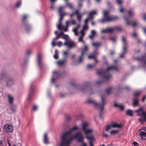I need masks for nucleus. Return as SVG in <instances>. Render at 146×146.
Instances as JSON below:
<instances>
[{
  "label": "nucleus",
  "mask_w": 146,
  "mask_h": 146,
  "mask_svg": "<svg viewBox=\"0 0 146 146\" xmlns=\"http://www.w3.org/2000/svg\"><path fill=\"white\" fill-rule=\"evenodd\" d=\"M78 129V127L75 126L70 129L68 131L63 132L61 136V143L60 146H68L73 139V138L71 135V132Z\"/></svg>",
  "instance_id": "nucleus-1"
},
{
  "label": "nucleus",
  "mask_w": 146,
  "mask_h": 146,
  "mask_svg": "<svg viewBox=\"0 0 146 146\" xmlns=\"http://www.w3.org/2000/svg\"><path fill=\"white\" fill-rule=\"evenodd\" d=\"M114 70L118 71V68L114 66H111L108 67L104 71L102 69L97 70V74L101 76L103 79L108 80L111 78V76L110 74L109 70Z\"/></svg>",
  "instance_id": "nucleus-2"
},
{
  "label": "nucleus",
  "mask_w": 146,
  "mask_h": 146,
  "mask_svg": "<svg viewBox=\"0 0 146 146\" xmlns=\"http://www.w3.org/2000/svg\"><path fill=\"white\" fill-rule=\"evenodd\" d=\"M102 100V102L98 103L96 102L95 101L91 99H88L86 102V103L93 104L96 107H99L100 108V117L101 118H102V115L103 113V110L104 109V104L106 102L105 100L106 96L102 95L101 96Z\"/></svg>",
  "instance_id": "nucleus-3"
},
{
  "label": "nucleus",
  "mask_w": 146,
  "mask_h": 146,
  "mask_svg": "<svg viewBox=\"0 0 146 146\" xmlns=\"http://www.w3.org/2000/svg\"><path fill=\"white\" fill-rule=\"evenodd\" d=\"M135 112L137 113V116L143 117L138 119V121L141 124H143L145 122H146V111L144 110L142 107H141L139 109L135 110Z\"/></svg>",
  "instance_id": "nucleus-4"
},
{
  "label": "nucleus",
  "mask_w": 146,
  "mask_h": 146,
  "mask_svg": "<svg viewBox=\"0 0 146 146\" xmlns=\"http://www.w3.org/2000/svg\"><path fill=\"white\" fill-rule=\"evenodd\" d=\"M108 12L107 11H104V17L103 19L101 20V22L102 23L105 22H108L112 21L118 19L116 16H109L108 15Z\"/></svg>",
  "instance_id": "nucleus-5"
},
{
  "label": "nucleus",
  "mask_w": 146,
  "mask_h": 146,
  "mask_svg": "<svg viewBox=\"0 0 146 146\" xmlns=\"http://www.w3.org/2000/svg\"><path fill=\"white\" fill-rule=\"evenodd\" d=\"M74 137L75 139H78V142L82 143V145L80 146H87L86 143L83 141L84 137L81 132H79L75 134ZM89 143L90 145V146H93V142H90Z\"/></svg>",
  "instance_id": "nucleus-6"
},
{
  "label": "nucleus",
  "mask_w": 146,
  "mask_h": 146,
  "mask_svg": "<svg viewBox=\"0 0 146 146\" xmlns=\"http://www.w3.org/2000/svg\"><path fill=\"white\" fill-rule=\"evenodd\" d=\"M121 30V28L120 27L115 26L111 28H108L105 29H103L102 32L103 33H112L115 31H120Z\"/></svg>",
  "instance_id": "nucleus-7"
},
{
  "label": "nucleus",
  "mask_w": 146,
  "mask_h": 146,
  "mask_svg": "<svg viewBox=\"0 0 146 146\" xmlns=\"http://www.w3.org/2000/svg\"><path fill=\"white\" fill-rule=\"evenodd\" d=\"M27 17V16L26 15H24L22 17V23L25 25V30L27 32H29L31 30L30 25L28 24L27 22L26 21Z\"/></svg>",
  "instance_id": "nucleus-8"
},
{
  "label": "nucleus",
  "mask_w": 146,
  "mask_h": 146,
  "mask_svg": "<svg viewBox=\"0 0 146 146\" xmlns=\"http://www.w3.org/2000/svg\"><path fill=\"white\" fill-rule=\"evenodd\" d=\"M122 41L123 43V45L122 53L120 55V57L121 58H122L123 57L124 55L127 52L126 48L127 42L126 41L125 38L124 37H122Z\"/></svg>",
  "instance_id": "nucleus-9"
},
{
  "label": "nucleus",
  "mask_w": 146,
  "mask_h": 146,
  "mask_svg": "<svg viewBox=\"0 0 146 146\" xmlns=\"http://www.w3.org/2000/svg\"><path fill=\"white\" fill-rule=\"evenodd\" d=\"M134 59L137 61H140L141 62L143 65L146 66V54H144L142 55L140 57L134 58Z\"/></svg>",
  "instance_id": "nucleus-10"
},
{
  "label": "nucleus",
  "mask_w": 146,
  "mask_h": 146,
  "mask_svg": "<svg viewBox=\"0 0 146 146\" xmlns=\"http://www.w3.org/2000/svg\"><path fill=\"white\" fill-rule=\"evenodd\" d=\"M65 7V6H61L58 8V12L60 15V18L61 19H62L63 17L66 14L63 11V9Z\"/></svg>",
  "instance_id": "nucleus-11"
},
{
  "label": "nucleus",
  "mask_w": 146,
  "mask_h": 146,
  "mask_svg": "<svg viewBox=\"0 0 146 146\" xmlns=\"http://www.w3.org/2000/svg\"><path fill=\"white\" fill-rule=\"evenodd\" d=\"M4 129L7 132H12L13 130V127L8 124L4 126Z\"/></svg>",
  "instance_id": "nucleus-12"
},
{
  "label": "nucleus",
  "mask_w": 146,
  "mask_h": 146,
  "mask_svg": "<svg viewBox=\"0 0 146 146\" xmlns=\"http://www.w3.org/2000/svg\"><path fill=\"white\" fill-rule=\"evenodd\" d=\"M60 76L59 73L57 71H54L53 73V77L52 79L51 82L52 83L54 82L55 80L58 78Z\"/></svg>",
  "instance_id": "nucleus-13"
},
{
  "label": "nucleus",
  "mask_w": 146,
  "mask_h": 146,
  "mask_svg": "<svg viewBox=\"0 0 146 146\" xmlns=\"http://www.w3.org/2000/svg\"><path fill=\"white\" fill-rule=\"evenodd\" d=\"M34 87L33 86H31L30 88L29 91V95L28 96V99L30 100L33 95Z\"/></svg>",
  "instance_id": "nucleus-14"
},
{
  "label": "nucleus",
  "mask_w": 146,
  "mask_h": 146,
  "mask_svg": "<svg viewBox=\"0 0 146 146\" xmlns=\"http://www.w3.org/2000/svg\"><path fill=\"white\" fill-rule=\"evenodd\" d=\"M125 21L126 22L127 25H131V26L133 27H135L137 25V23L136 22H134L132 23H130L128 21V18L124 17Z\"/></svg>",
  "instance_id": "nucleus-15"
},
{
  "label": "nucleus",
  "mask_w": 146,
  "mask_h": 146,
  "mask_svg": "<svg viewBox=\"0 0 146 146\" xmlns=\"http://www.w3.org/2000/svg\"><path fill=\"white\" fill-rule=\"evenodd\" d=\"M42 55L40 54H38V65L39 66H41L42 64Z\"/></svg>",
  "instance_id": "nucleus-16"
},
{
  "label": "nucleus",
  "mask_w": 146,
  "mask_h": 146,
  "mask_svg": "<svg viewBox=\"0 0 146 146\" xmlns=\"http://www.w3.org/2000/svg\"><path fill=\"white\" fill-rule=\"evenodd\" d=\"M65 23L67 27H68V26L71 24L73 25H75L76 24L75 22L73 19H71V20L66 21Z\"/></svg>",
  "instance_id": "nucleus-17"
},
{
  "label": "nucleus",
  "mask_w": 146,
  "mask_h": 146,
  "mask_svg": "<svg viewBox=\"0 0 146 146\" xmlns=\"http://www.w3.org/2000/svg\"><path fill=\"white\" fill-rule=\"evenodd\" d=\"M64 44L65 46H68L69 48H72L75 46V44L73 42H69L66 41L65 42Z\"/></svg>",
  "instance_id": "nucleus-18"
},
{
  "label": "nucleus",
  "mask_w": 146,
  "mask_h": 146,
  "mask_svg": "<svg viewBox=\"0 0 146 146\" xmlns=\"http://www.w3.org/2000/svg\"><path fill=\"white\" fill-rule=\"evenodd\" d=\"M140 135L142 140H146V133L145 132L141 131L140 133Z\"/></svg>",
  "instance_id": "nucleus-19"
},
{
  "label": "nucleus",
  "mask_w": 146,
  "mask_h": 146,
  "mask_svg": "<svg viewBox=\"0 0 146 146\" xmlns=\"http://www.w3.org/2000/svg\"><path fill=\"white\" fill-rule=\"evenodd\" d=\"M86 139L88 140L90 142H93L95 140V138L94 137L93 135L91 136H87L86 137Z\"/></svg>",
  "instance_id": "nucleus-20"
},
{
  "label": "nucleus",
  "mask_w": 146,
  "mask_h": 146,
  "mask_svg": "<svg viewBox=\"0 0 146 146\" xmlns=\"http://www.w3.org/2000/svg\"><path fill=\"white\" fill-rule=\"evenodd\" d=\"M14 83L13 79L11 78H9L6 82L7 85L8 86H10L13 85Z\"/></svg>",
  "instance_id": "nucleus-21"
},
{
  "label": "nucleus",
  "mask_w": 146,
  "mask_h": 146,
  "mask_svg": "<svg viewBox=\"0 0 146 146\" xmlns=\"http://www.w3.org/2000/svg\"><path fill=\"white\" fill-rule=\"evenodd\" d=\"M44 143L46 144H47L49 143V139L48 137L47 134L46 133H45L44 134Z\"/></svg>",
  "instance_id": "nucleus-22"
},
{
  "label": "nucleus",
  "mask_w": 146,
  "mask_h": 146,
  "mask_svg": "<svg viewBox=\"0 0 146 146\" xmlns=\"http://www.w3.org/2000/svg\"><path fill=\"white\" fill-rule=\"evenodd\" d=\"M97 14V12L96 10H94L91 11L89 13V18L91 19H93V15Z\"/></svg>",
  "instance_id": "nucleus-23"
},
{
  "label": "nucleus",
  "mask_w": 146,
  "mask_h": 146,
  "mask_svg": "<svg viewBox=\"0 0 146 146\" xmlns=\"http://www.w3.org/2000/svg\"><path fill=\"white\" fill-rule=\"evenodd\" d=\"M111 126L112 127H118V128H121L122 126V125L121 124H117L116 123H113L111 124Z\"/></svg>",
  "instance_id": "nucleus-24"
},
{
  "label": "nucleus",
  "mask_w": 146,
  "mask_h": 146,
  "mask_svg": "<svg viewBox=\"0 0 146 146\" xmlns=\"http://www.w3.org/2000/svg\"><path fill=\"white\" fill-rule=\"evenodd\" d=\"M97 54V51L95 50L94 52V53L92 55H89L88 57V58H93L94 59L96 58V55Z\"/></svg>",
  "instance_id": "nucleus-25"
},
{
  "label": "nucleus",
  "mask_w": 146,
  "mask_h": 146,
  "mask_svg": "<svg viewBox=\"0 0 146 146\" xmlns=\"http://www.w3.org/2000/svg\"><path fill=\"white\" fill-rule=\"evenodd\" d=\"M66 61V59H64L63 60H60L57 62V64L59 66H60L63 65Z\"/></svg>",
  "instance_id": "nucleus-26"
},
{
  "label": "nucleus",
  "mask_w": 146,
  "mask_h": 146,
  "mask_svg": "<svg viewBox=\"0 0 146 146\" xmlns=\"http://www.w3.org/2000/svg\"><path fill=\"white\" fill-rule=\"evenodd\" d=\"M92 46L97 48L100 46L101 43L98 42H96L92 43Z\"/></svg>",
  "instance_id": "nucleus-27"
},
{
  "label": "nucleus",
  "mask_w": 146,
  "mask_h": 146,
  "mask_svg": "<svg viewBox=\"0 0 146 146\" xmlns=\"http://www.w3.org/2000/svg\"><path fill=\"white\" fill-rule=\"evenodd\" d=\"M62 19H61L60 18L59 20L58 21V24L57 26V28L58 29L60 30H61L62 29V26L61 22Z\"/></svg>",
  "instance_id": "nucleus-28"
},
{
  "label": "nucleus",
  "mask_w": 146,
  "mask_h": 146,
  "mask_svg": "<svg viewBox=\"0 0 146 146\" xmlns=\"http://www.w3.org/2000/svg\"><path fill=\"white\" fill-rule=\"evenodd\" d=\"M88 124L86 123H83L82 124V129L83 131H84L86 129H87L88 126Z\"/></svg>",
  "instance_id": "nucleus-29"
},
{
  "label": "nucleus",
  "mask_w": 146,
  "mask_h": 146,
  "mask_svg": "<svg viewBox=\"0 0 146 146\" xmlns=\"http://www.w3.org/2000/svg\"><path fill=\"white\" fill-rule=\"evenodd\" d=\"M8 101L9 103L11 104H12L13 103V97L9 95H8Z\"/></svg>",
  "instance_id": "nucleus-30"
},
{
  "label": "nucleus",
  "mask_w": 146,
  "mask_h": 146,
  "mask_svg": "<svg viewBox=\"0 0 146 146\" xmlns=\"http://www.w3.org/2000/svg\"><path fill=\"white\" fill-rule=\"evenodd\" d=\"M84 133L86 135L88 134L91 133L92 132V130L91 129H86L83 131Z\"/></svg>",
  "instance_id": "nucleus-31"
},
{
  "label": "nucleus",
  "mask_w": 146,
  "mask_h": 146,
  "mask_svg": "<svg viewBox=\"0 0 146 146\" xmlns=\"http://www.w3.org/2000/svg\"><path fill=\"white\" fill-rule=\"evenodd\" d=\"M126 114L130 116H133V114L132 111L130 110H128L126 111Z\"/></svg>",
  "instance_id": "nucleus-32"
},
{
  "label": "nucleus",
  "mask_w": 146,
  "mask_h": 146,
  "mask_svg": "<svg viewBox=\"0 0 146 146\" xmlns=\"http://www.w3.org/2000/svg\"><path fill=\"white\" fill-rule=\"evenodd\" d=\"M96 34V32L94 30L92 31H91V35H89V37L91 39H92L95 36V35Z\"/></svg>",
  "instance_id": "nucleus-33"
},
{
  "label": "nucleus",
  "mask_w": 146,
  "mask_h": 146,
  "mask_svg": "<svg viewBox=\"0 0 146 146\" xmlns=\"http://www.w3.org/2000/svg\"><path fill=\"white\" fill-rule=\"evenodd\" d=\"M119 131L117 130H113L110 132V134L112 135H114L115 134H117Z\"/></svg>",
  "instance_id": "nucleus-34"
},
{
  "label": "nucleus",
  "mask_w": 146,
  "mask_h": 146,
  "mask_svg": "<svg viewBox=\"0 0 146 146\" xmlns=\"http://www.w3.org/2000/svg\"><path fill=\"white\" fill-rule=\"evenodd\" d=\"M10 109L13 112H15L16 108V106L15 105H11L10 107Z\"/></svg>",
  "instance_id": "nucleus-35"
},
{
  "label": "nucleus",
  "mask_w": 146,
  "mask_h": 146,
  "mask_svg": "<svg viewBox=\"0 0 146 146\" xmlns=\"http://www.w3.org/2000/svg\"><path fill=\"white\" fill-rule=\"evenodd\" d=\"M84 48L83 49L82 52H84V54L88 50V47L87 45L84 44Z\"/></svg>",
  "instance_id": "nucleus-36"
},
{
  "label": "nucleus",
  "mask_w": 146,
  "mask_h": 146,
  "mask_svg": "<svg viewBox=\"0 0 146 146\" xmlns=\"http://www.w3.org/2000/svg\"><path fill=\"white\" fill-rule=\"evenodd\" d=\"M63 35H64V33L62 32H61L60 33H58L56 37L54 39V40H55V39H58L59 37Z\"/></svg>",
  "instance_id": "nucleus-37"
},
{
  "label": "nucleus",
  "mask_w": 146,
  "mask_h": 146,
  "mask_svg": "<svg viewBox=\"0 0 146 146\" xmlns=\"http://www.w3.org/2000/svg\"><path fill=\"white\" fill-rule=\"evenodd\" d=\"M138 100L135 99L134 98L133 99V106H137L138 105Z\"/></svg>",
  "instance_id": "nucleus-38"
},
{
  "label": "nucleus",
  "mask_w": 146,
  "mask_h": 146,
  "mask_svg": "<svg viewBox=\"0 0 146 146\" xmlns=\"http://www.w3.org/2000/svg\"><path fill=\"white\" fill-rule=\"evenodd\" d=\"M54 57L56 59H57L58 58V52L56 49L55 50V54L54 55Z\"/></svg>",
  "instance_id": "nucleus-39"
},
{
  "label": "nucleus",
  "mask_w": 146,
  "mask_h": 146,
  "mask_svg": "<svg viewBox=\"0 0 146 146\" xmlns=\"http://www.w3.org/2000/svg\"><path fill=\"white\" fill-rule=\"evenodd\" d=\"M112 88L111 87H110L106 90V92L108 94H109Z\"/></svg>",
  "instance_id": "nucleus-40"
},
{
  "label": "nucleus",
  "mask_w": 146,
  "mask_h": 146,
  "mask_svg": "<svg viewBox=\"0 0 146 146\" xmlns=\"http://www.w3.org/2000/svg\"><path fill=\"white\" fill-rule=\"evenodd\" d=\"M95 64L93 65H91L90 64H88L87 66V68L88 69H90L92 68L93 67H95Z\"/></svg>",
  "instance_id": "nucleus-41"
},
{
  "label": "nucleus",
  "mask_w": 146,
  "mask_h": 146,
  "mask_svg": "<svg viewBox=\"0 0 146 146\" xmlns=\"http://www.w3.org/2000/svg\"><path fill=\"white\" fill-rule=\"evenodd\" d=\"M84 55V52H82L81 55L79 58V62H81L82 61L83 56Z\"/></svg>",
  "instance_id": "nucleus-42"
},
{
  "label": "nucleus",
  "mask_w": 146,
  "mask_h": 146,
  "mask_svg": "<svg viewBox=\"0 0 146 146\" xmlns=\"http://www.w3.org/2000/svg\"><path fill=\"white\" fill-rule=\"evenodd\" d=\"M128 13L129 17H131L134 15V13L132 10L128 11Z\"/></svg>",
  "instance_id": "nucleus-43"
},
{
  "label": "nucleus",
  "mask_w": 146,
  "mask_h": 146,
  "mask_svg": "<svg viewBox=\"0 0 146 146\" xmlns=\"http://www.w3.org/2000/svg\"><path fill=\"white\" fill-rule=\"evenodd\" d=\"M66 5L67 6L71 9H72L73 8L72 4L71 3H69L68 2H67L66 3Z\"/></svg>",
  "instance_id": "nucleus-44"
},
{
  "label": "nucleus",
  "mask_w": 146,
  "mask_h": 146,
  "mask_svg": "<svg viewBox=\"0 0 146 146\" xmlns=\"http://www.w3.org/2000/svg\"><path fill=\"white\" fill-rule=\"evenodd\" d=\"M77 19L80 22L81 20V18L82 17V15L81 14H80L77 15Z\"/></svg>",
  "instance_id": "nucleus-45"
},
{
  "label": "nucleus",
  "mask_w": 146,
  "mask_h": 146,
  "mask_svg": "<svg viewBox=\"0 0 146 146\" xmlns=\"http://www.w3.org/2000/svg\"><path fill=\"white\" fill-rule=\"evenodd\" d=\"M79 27V26H78L76 28H74L73 30V32L76 35H78L77 29Z\"/></svg>",
  "instance_id": "nucleus-46"
},
{
  "label": "nucleus",
  "mask_w": 146,
  "mask_h": 146,
  "mask_svg": "<svg viewBox=\"0 0 146 146\" xmlns=\"http://www.w3.org/2000/svg\"><path fill=\"white\" fill-rule=\"evenodd\" d=\"M141 93L140 91H138L135 92L134 94V96L135 97L139 96Z\"/></svg>",
  "instance_id": "nucleus-47"
},
{
  "label": "nucleus",
  "mask_w": 146,
  "mask_h": 146,
  "mask_svg": "<svg viewBox=\"0 0 146 146\" xmlns=\"http://www.w3.org/2000/svg\"><path fill=\"white\" fill-rule=\"evenodd\" d=\"M83 37L80 36L78 39V40L79 42H81L83 43H84V42L83 40Z\"/></svg>",
  "instance_id": "nucleus-48"
},
{
  "label": "nucleus",
  "mask_w": 146,
  "mask_h": 146,
  "mask_svg": "<svg viewBox=\"0 0 146 146\" xmlns=\"http://www.w3.org/2000/svg\"><path fill=\"white\" fill-rule=\"evenodd\" d=\"M62 35L63 36L61 37L62 38L66 40L68 39V36L67 35H65L64 34V35Z\"/></svg>",
  "instance_id": "nucleus-49"
},
{
  "label": "nucleus",
  "mask_w": 146,
  "mask_h": 146,
  "mask_svg": "<svg viewBox=\"0 0 146 146\" xmlns=\"http://www.w3.org/2000/svg\"><path fill=\"white\" fill-rule=\"evenodd\" d=\"M112 127V126H111V124L110 125H108L106 127V131H108L111 128V127Z\"/></svg>",
  "instance_id": "nucleus-50"
},
{
  "label": "nucleus",
  "mask_w": 146,
  "mask_h": 146,
  "mask_svg": "<svg viewBox=\"0 0 146 146\" xmlns=\"http://www.w3.org/2000/svg\"><path fill=\"white\" fill-rule=\"evenodd\" d=\"M89 19L92 20V19H91L89 18V16L88 18H87L85 19L84 21L85 25H87V23L88 22V20Z\"/></svg>",
  "instance_id": "nucleus-51"
},
{
  "label": "nucleus",
  "mask_w": 146,
  "mask_h": 146,
  "mask_svg": "<svg viewBox=\"0 0 146 146\" xmlns=\"http://www.w3.org/2000/svg\"><path fill=\"white\" fill-rule=\"evenodd\" d=\"M88 29V27L87 25H85L83 27V29L84 30H86Z\"/></svg>",
  "instance_id": "nucleus-52"
},
{
  "label": "nucleus",
  "mask_w": 146,
  "mask_h": 146,
  "mask_svg": "<svg viewBox=\"0 0 146 146\" xmlns=\"http://www.w3.org/2000/svg\"><path fill=\"white\" fill-rule=\"evenodd\" d=\"M21 4V2L18 1L17 2L16 5V6L17 7H18Z\"/></svg>",
  "instance_id": "nucleus-53"
},
{
  "label": "nucleus",
  "mask_w": 146,
  "mask_h": 146,
  "mask_svg": "<svg viewBox=\"0 0 146 146\" xmlns=\"http://www.w3.org/2000/svg\"><path fill=\"white\" fill-rule=\"evenodd\" d=\"M110 40L113 42L115 41L116 40V38L113 37H111L110 38Z\"/></svg>",
  "instance_id": "nucleus-54"
},
{
  "label": "nucleus",
  "mask_w": 146,
  "mask_h": 146,
  "mask_svg": "<svg viewBox=\"0 0 146 146\" xmlns=\"http://www.w3.org/2000/svg\"><path fill=\"white\" fill-rule=\"evenodd\" d=\"M57 45L59 46L60 47L62 45L61 41H59L57 43Z\"/></svg>",
  "instance_id": "nucleus-55"
},
{
  "label": "nucleus",
  "mask_w": 146,
  "mask_h": 146,
  "mask_svg": "<svg viewBox=\"0 0 146 146\" xmlns=\"http://www.w3.org/2000/svg\"><path fill=\"white\" fill-rule=\"evenodd\" d=\"M90 84V83L88 82H86V83L84 84V86L85 87H88V85Z\"/></svg>",
  "instance_id": "nucleus-56"
},
{
  "label": "nucleus",
  "mask_w": 146,
  "mask_h": 146,
  "mask_svg": "<svg viewBox=\"0 0 146 146\" xmlns=\"http://www.w3.org/2000/svg\"><path fill=\"white\" fill-rule=\"evenodd\" d=\"M116 2L118 4L120 5L122 3L121 0H116Z\"/></svg>",
  "instance_id": "nucleus-57"
},
{
  "label": "nucleus",
  "mask_w": 146,
  "mask_h": 146,
  "mask_svg": "<svg viewBox=\"0 0 146 146\" xmlns=\"http://www.w3.org/2000/svg\"><path fill=\"white\" fill-rule=\"evenodd\" d=\"M36 110V105L34 106L32 109V111H35Z\"/></svg>",
  "instance_id": "nucleus-58"
},
{
  "label": "nucleus",
  "mask_w": 146,
  "mask_h": 146,
  "mask_svg": "<svg viewBox=\"0 0 146 146\" xmlns=\"http://www.w3.org/2000/svg\"><path fill=\"white\" fill-rule=\"evenodd\" d=\"M120 105L116 103H115L114 104V106L116 108H119Z\"/></svg>",
  "instance_id": "nucleus-59"
},
{
  "label": "nucleus",
  "mask_w": 146,
  "mask_h": 146,
  "mask_svg": "<svg viewBox=\"0 0 146 146\" xmlns=\"http://www.w3.org/2000/svg\"><path fill=\"white\" fill-rule=\"evenodd\" d=\"M119 108H120L121 110H123L124 109V106L121 105H120Z\"/></svg>",
  "instance_id": "nucleus-60"
},
{
  "label": "nucleus",
  "mask_w": 146,
  "mask_h": 146,
  "mask_svg": "<svg viewBox=\"0 0 146 146\" xmlns=\"http://www.w3.org/2000/svg\"><path fill=\"white\" fill-rule=\"evenodd\" d=\"M74 14L77 15L80 14L79 13V11L78 10H76L75 12L74 13Z\"/></svg>",
  "instance_id": "nucleus-61"
},
{
  "label": "nucleus",
  "mask_w": 146,
  "mask_h": 146,
  "mask_svg": "<svg viewBox=\"0 0 146 146\" xmlns=\"http://www.w3.org/2000/svg\"><path fill=\"white\" fill-rule=\"evenodd\" d=\"M143 18L145 21H146V13H144L143 14Z\"/></svg>",
  "instance_id": "nucleus-62"
},
{
  "label": "nucleus",
  "mask_w": 146,
  "mask_h": 146,
  "mask_svg": "<svg viewBox=\"0 0 146 146\" xmlns=\"http://www.w3.org/2000/svg\"><path fill=\"white\" fill-rule=\"evenodd\" d=\"M80 33H81V36H82L83 37V36L85 35V33H84V31L83 30L81 31Z\"/></svg>",
  "instance_id": "nucleus-63"
},
{
  "label": "nucleus",
  "mask_w": 146,
  "mask_h": 146,
  "mask_svg": "<svg viewBox=\"0 0 146 146\" xmlns=\"http://www.w3.org/2000/svg\"><path fill=\"white\" fill-rule=\"evenodd\" d=\"M52 44L53 46H54L56 45V44L55 42V40L54 39V40L52 41Z\"/></svg>",
  "instance_id": "nucleus-64"
}]
</instances>
